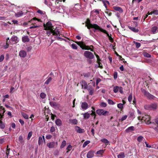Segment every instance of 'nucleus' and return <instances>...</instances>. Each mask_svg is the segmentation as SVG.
Masks as SVG:
<instances>
[{"instance_id": "f257e3e1", "label": "nucleus", "mask_w": 158, "mask_h": 158, "mask_svg": "<svg viewBox=\"0 0 158 158\" xmlns=\"http://www.w3.org/2000/svg\"><path fill=\"white\" fill-rule=\"evenodd\" d=\"M75 42L83 49L90 50L92 51H93V50L91 48V47L92 48L93 47L92 45H91L90 47L86 46L81 41H76Z\"/></svg>"}, {"instance_id": "f03ea898", "label": "nucleus", "mask_w": 158, "mask_h": 158, "mask_svg": "<svg viewBox=\"0 0 158 158\" xmlns=\"http://www.w3.org/2000/svg\"><path fill=\"white\" fill-rule=\"evenodd\" d=\"M87 22H89V23H87L86 26L87 27L88 29H89L90 28H94L96 30H99L100 27L97 24H91L89 23V20L87 19Z\"/></svg>"}, {"instance_id": "7ed1b4c3", "label": "nucleus", "mask_w": 158, "mask_h": 158, "mask_svg": "<svg viewBox=\"0 0 158 158\" xmlns=\"http://www.w3.org/2000/svg\"><path fill=\"white\" fill-rule=\"evenodd\" d=\"M157 105L156 103L151 104L144 106V108L146 110H154L156 109Z\"/></svg>"}, {"instance_id": "20e7f679", "label": "nucleus", "mask_w": 158, "mask_h": 158, "mask_svg": "<svg viewBox=\"0 0 158 158\" xmlns=\"http://www.w3.org/2000/svg\"><path fill=\"white\" fill-rule=\"evenodd\" d=\"M141 90L144 95L149 99H153L155 98V97L154 96L147 92L145 89L142 88Z\"/></svg>"}, {"instance_id": "39448f33", "label": "nucleus", "mask_w": 158, "mask_h": 158, "mask_svg": "<svg viewBox=\"0 0 158 158\" xmlns=\"http://www.w3.org/2000/svg\"><path fill=\"white\" fill-rule=\"evenodd\" d=\"M84 56L86 57L89 59H92L94 57V56L92 53L88 51H86L84 52Z\"/></svg>"}, {"instance_id": "423d86ee", "label": "nucleus", "mask_w": 158, "mask_h": 158, "mask_svg": "<svg viewBox=\"0 0 158 158\" xmlns=\"http://www.w3.org/2000/svg\"><path fill=\"white\" fill-rule=\"evenodd\" d=\"M96 113L99 115H103L106 116L107 114H108L109 112L107 111H105L102 109H98L96 111Z\"/></svg>"}, {"instance_id": "0eeeda50", "label": "nucleus", "mask_w": 158, "mask_h": 158, "mask_svg": "<svg viewBox=\"0 0 158 158\" xmlns=\"http://www.w3.org/2000/svg\"><path fill=\"white\" fill-rule=\"evenodd\" d=\"M44 29L45 30H51L53 28H52L53 27L52 26V24H51L50 22H48L47 23L46 25L44 24Z\"/></svg>"}, {"instance_id": "6e6552de", "label": "nucleus", "mask_w": 158, "mask_h": 158, "mask_svg": "<svg viewBox=\"0 0 158 158\" xmlns=\"http://www.w3.org/2000/svg\"><path fill=\"white\" fill-rule=\"evenodd\" d=\"M10 44H14L19 42L18 37L16 36H12L10 39Z\"/></svg>"}, {"instance_id": "1a4fd4ad", "label": "nucleus", "mask_w": 158, "mask_h": 158, "mask_svg": "<svg viewBox=\"0 0 158 158\" xmlns=\"http://www.w3.org/2000/svg\"><path fill=\"white\" fill-rule=\"evenodd\" d=\"M81 108L83 110H86L89 108V105L86 102H82L81 103Z\"/></svg>"}, {"instance_id": "9d476101", "label": "nucleus", "mask_w": 158, "mask_h": 158, "mask_svg": "<svg viewBox=\"0 0 158 158\" xmlns=\"http://www.w3.org/2000/svg\"><path fill=\"white\" fill-rule=\"evenodd\" d=\"M94 151H89L86 155L87 158H92L94 156Z\"/></svg>"}, {"instance_id": "9b49d317", "label": "nucleus", "mask_w": 158, "mask_h": 158, "mask_svg": "<svg viewBox=\"0 0 158 158\" xmlns=\"http://www.w3.org/2000/svg\"><path fill=\"white\" fill-rule=\"evenodd\" d=\"M27 55L26 52L24 50L20 51L19 53V55L21 57L24 58Z\"/></svg>"}, {"instance_id": "f8f14e48", "label": "nucleus", "mask_w": 158, "mask_h": 158, "mask_svg": "<svg viewBox=\"0 0 158 158\" xmlns=\"http://www.w3.org/2000/svg\"><path fill=\"white\" fill-rule=\"evenodd\" d=\"M80 84L82 86V88H87L88 85L87 82L85 81L82 80L80 82Z\"/></svg>"}, {"instance_id": "ddd939ff", "label": "nucleus", "mask_w": 158, "mask_h": 158, "mask_svg": "<svg viewBox=\"0 0 158 158\" xmlns=\"http://www.w3.org/2000/svg\"><path fill=\"white\" fill-rule=\"evenodd\" d=\"M81 114L83 115L84 118L85 119H88L90 116V114L89 112H87L84 114L82 113Z\"/></svg>"}, {"instance_id": "4468645a", "label": "nucleus", "mask_w": 158, "mask_h": 158, "mask_svg": "<svg viewBox=\"0 0 158 158\" xmlns=\"http://www.w3.org/2000/svg\"><path fill=\"white\" fill-rule=\"evenodd\" d=\"M43 140L44 141H45L44 136L43 135L42 137H40L39 138L38 140V144L39 145H40L43 143Z\"/></svg>"}, {"instance_id": "2eb2a0df", "label": "nucleus", "mask_w": 158, "mask_h": 158, "mask_svg": "<svg viewBox=\"0 0 158 158\" xmlns=\"http://www.w3.org/2000/svg\"><path fill=\"white\" fill-rule=\"evenodd\" d=\"M75 131L80 133H82L84 132V129L81 128L78 126H76L75 128Z\"/></svg>"}, {"instance_id": "dca6fc26", "label": "nucleus", "mask_w": 158, "mask_h": 158, "mask_svg": "<svg viewBox=\"0 0 158 158\" xmlns=\"http://www.w3.org/2000/svg\"><path fill=\"white\" fill-rule=\"evenodd\" d=\"M47 145L49 148H53L55 145V142H52L48 143L47 144Z\"/></svg>"}, {"instance_id": "f3484780", "label": "nucleus", "mask_w": 158, "mask_h": 158, "mask_svg": "<svg viewBox=\"0 0 158 158\" xmlns=\"http://www.w3.org/2000/svg\"><path fill=\"white\" fill-rule=\"evenodd\" d=\"M22 40L23 42H28L29 41V39L27 36H25L22 37Z\"/></svg>"}, {"instance_id": "a211bd4d", "label": "nucleus", "mask_w": 158, "mask_h": 158, "mask_svg": "<svg viewBox=\"0 0 158 158\" xmlns=\"http://www.w3.org/2000/svg\"><path fill=\"white\" fill-rule=\"evenodd\" d=\"M113 8L115 10L118 11L120 13H122L123 11L122 8L119 6H114Z\"/></svg>"}, {"instance_id": "6ab92c4d", "label": "nucleus", "mask_w": 158, "mask_h": 158, "mask_svg": "<svg viewBox=\"0 0 158 158\" xmlns=\"http://www.w3.org/2000/svg\"><path fill=\"white\" fill-rule=\"evenodd\" d=\"M55 123L58 126L60 127L62 125V122L61 120L59 119H57L55 121Z\"/></svg>"}, {"instance_id": "aec40b11", "label": "nucleus", "mask_w": 158, "mask_h": 158, "mask_svg": "<svg viewBox=\"0 0 158 158\" xmlns=\"http://www.w3.org/2000/svg\"><path fill=\"white\" fill-rule=\"evenodd\" d=\"M49 104L52 107H57L58 105V104L57 102L53 101L50 102Z\"/></svg>"}, {"instance_id": "412c9836", "label": "nucleus", "mask_w": 158, "mask_h": 158, "mask_svg": "<svg viewBox=\"0 0 158 158\" xmlns=\"http://www.w3.org/2000/svg\"><path fill=\"white\" fill-rule=\"evenodd\" d=\"M53 29H52V35H58L59 36L60 35L59 32L57 30L55 29V30H53Z\"/></svg>"}, {"instance_id": "4be33fe9", "label": "nucleus", "mask_w": 158, "mask_h": 158, "mask_svg": "<svg viewBox=\"0 0 158 158\" xmlns=\"http://www.w3.org/2000/svg\"><path fill=\"white\" fill-rule=\"evenodd\" d=\"M128 28L130 29L135 32H138L139 31L138 29L134 27H131V26H128Z\"/></svg>"}, {"instance_id": "5701e85b", "label": "nucleus", "mask_w": 158, "mask_h": 158, "mask_svg": "<svg viewBox=\"0 0 158 158\" xmlns=\"http://www.w3.org/2000/svg\"><path fill=\"white\" fill-rule=\"evenodd\" d=\"M104 150H100L96 152V154L98 155V156H100L103 155L104 152Z\"/></svg>"}, {"instance_id": "b1692460", "label": "nucleus", "mask_w": 158, "mask_h": 158, "mask_svg": "<svg viewBox=\"0 0 158 158\" xmlns=\"http://www.w3.org/2000/svg\"><path fill=\"white\" fill-rule=\"evenodd\" d=\"M158 28V27L156 26H154L152 27V31L153 34H155L156 33Z\"/></svg>"}, {"instance_id": "393cba45", "label": "nucleus", "mask_w": 158, "mask_h": 158, "mask_svg": "<svg viewBox=\"0 0 158 158\" xmlns=\"http://www.w3.org/2000/svg\"><path fill=\"white\" fill-rule=\"evenodd\" d=\"M118 158H124L125 157V153L123 152L120 153L117 156Z\"/></svg>"}, {"instance_id": "a878e982", "label": "nucleus", "mask_w": 158, "mask_h": 158, "mask_svg": "<svg viewBox=\"0 0 158 158\" xmlns=\"http://www.w3.org/2000/svg\"><path fill=\"white\" fill-rule=\"evenodd\" d=\"M99 31H101L102 32L104 33H105V34H106L107 36L108 37L110 36L109 35V34L108 33L107 31L106 30H104V29H102L101 27H100V29H99Z\"/></svg>"}, {"instance_id": "bb28decb", "label": "nucleus", "mask_w": 158, "mask_h": 158, "mask_svg": "<svg viewBox=\"0 0 158 158\" xmlns=\"http://www.w3.org/2000/svg\"><path fill=\"white\" fill-rule=\"evenodd\" d=\"M70 122L73 124H77V120L76 119H72L70 120Z\"/></svg>"}, {"instance_id": "cd10ccee", "label": "nucleus", "mask_w": 158, "mask_h": 158, "mask_svg": "<svg viewBox=\"0 0 158 158\" xmlns=\"http://www.w3.org/2000/svg\"><path fill=\"white\" fill-rule=\"evenodd\" d=\"M149 119L150 118V116L148 115H145L144 116H143L142 117V120H144V121H146L147 120L148 121H149V120H147L148 119Z\"/></svg>"}, {"instance_id": "c85d7f7f", "label": "nucleus", "mask_w": 158, "mask_h": 158, "mask_svg": "<svg viewBox=\"0 0 158 158\" xmlns=\"http://www.w3.org/2000/svg\"><path fill=\"white\" fill-rule=\"evenodd\" d=\"M52 78L51 77H49L44 82V84L48 85L52 81Z\"/></svg>"}, {"instance_id": "c756f323", "label": "nucleus", "mask_w": 158, "mask_h": 158, "mask_svg": "<svg viewBox=\"0 0 158 158\" xmlns=\"http://www.w3.org/2000/svg\"><path fill=\"white\" fill-rule=\"evenodd\" d=\"M23 15V13L22 11H19L15 14V16L17 17H19Z\"/></svg>"}, {"instance_id": "7c9ffc66", "label": "nucleus", "mask_w": 158, "mask_h": 158, "mask_svg": "<svg viewBox=\"0 0 158 158\" xmlns=\"http://www.w3.org/2000/svg\"><path fill=\"white\" fill-rule=\"evenodd\" d=\"M134 127L133 126H131L130 127H128L127 129L126 130V131L127 132H128L131 131H133L134 130Z\"/></svg>"}, {"instance_id": "2f4dec72", "label": "nucleus", "mask_w": 158, "mask_h": 158, "mask_svg": "<svg viewBox=\"0 0 158 158\" xmlns=\"http://www.w3.org/2000/svg\"><path fill=\"white\" fill-rule=\"evenodd\" d=\"M19 141L21 144H23L24 143V141L22 136H19Z\"/></svg>"}, {"instance_id": "473e14b6", "label": "nucleus", "mask_w": 158, "mask_h": 158, "mask_svg": "<svg viewBox=\"0 0 158 158\" xmlns=\"http://www.w3.org/2000/svg\"><path fill=\"white\" fill-rule=\"evenodd\" d=\"M5 110L4 108L2 106H0V113H2V114L4 115V114L5 112Z\"/></svg>"}, {"instance_id": "72a5a7b5", "label": "nucleus", "mask_w": 158, "mask_h": 158, "mask_svg": "<svg viewBox=\"0 0 158 158\" xmlns=\"http://www.w3.org/2000/svg\"><path fill=\"white\" fill-rule=\"evenodd\" d=\"M5 127V124L1 120H0V128L3 129Z\"/></svg>"}, {"instance_id": "f704fd0d", "label": "nucleus", "mask_w": 158, "mask_h": 158, "mask_svg": "<svg viewBox=\"0 0 158 158\" xmlns=\"http://www.w3.org/2000/svg\"><path fill=\"white\" fill-rule=\"evenodd\" d=\"M66 143V141L65 140H63L61 144L60 148L61 149L63 148L65 146Z\"/></svg>"}, {"instance_id": "c9c22d12", "label": "nucleus", "mask_w": 158, "mask_h": 158, "mask_svg": "<svg viewBox=\"0 0 158 158\" xmlns=\"http://www.w3.org/2000/svg\"><path fill=\"white\" fill-rule=\"evenodd\" d=\"M119 90V86H115L114 87L113 91L115 93H117Z\"/></svg>"}, {"instance_id": "e433bc0d", "label": "nucleus", "mask_w": 158, "mask_h": 158, "mask_svg": "<svg viewBox=\"0 0 158 158\" xmlns=\"http://www.w3.org/2000/svg\"><path fill=\"white\" fill-rule=\"evenodd\" d=\"M101 141L105 144H107L109 143V141L106 139H101Z\"/></svg>"}, {"instance_id": "4c0bfd02", "label": "nucleus", "mask_w": 158, "mask_h": 158, "mask_svg": "<svg viewBox=\"0 0 158 158\" xmlns=\"http://www.w3.org/2000/svg\"><path fill=\"white\" fill-rule=\"evenodd\" d=\"M40 97L42 99H44L45 98L46 95L44 93H41L40 95Z\"/></svg>"}, {"instance_id": "58836bf2", "label": "nucleus", "mask_w": 158, "mask_h": 158, "mask_svg": "<svg viewBox=\"0 0 158 158\" xmlns=\"http://www.w3.org/2000/svg\"><path fill=\"white\" fill-rule=\"evenodd\" d=\"M132 93H131L129 95V96L128 97V101L129 102L131 103V102L132 101Z\"/></svg>"}, {"instance_id": "ea45409f", "label": "nucleus", "mask_w": 158, "mask_h": 158, "mask_svg": "<svg viewBox=\"0 0 158 158\" xmlns=\"http://www.w3.org/2000/svg\"><path fill=\"white\" fill-rule=\"evenodd\" d=\"M22 115L26 119H28L29 118L28 116L25 113H22Z\"/></svg>"}, {"instance_id": "a19ab883", "label": "nucleus", "mask_w": 158, "mask_h": 158, "mask_svg": "<svg viewBox=\"0 0 158 158\" xmlns=\"http://www.w3.org/2000/svg\"><path fill=\"white\" fill-rule=\"evenodd\" d=\"M143 55L144 56L147 58H150L151 57V55L146 52H144L143 53Z\"/></svg>"}, {"instance_id": "79ce46f5", "label": "nucleus", "mask_w": 158, "mask_h": 158, "mask_svg": "<svg viewBox=\"0 0 158 158\" xmlns=\"http://www.w3.org/2000/svg\"><path fill=\"white\" fill-rule=\"evenodd\" d=\"M143 139L142 136H139L137 138V140L139 142H140Z\"/></svg>"}, {"instance_id": "37998d69", "label": "nucleus", "mask_w": 158, "mask_h": 158, "mask_svg": "<svg viewBox=\"0 0 158 158\" xmlns=\"http://www.w3.org/2000/svg\"><path fill=\"white\" fill-rule=\"evenodd\" d=\"M89 143H90V141H86L83 144V146H82L83 147V148L85 147L87 145H88Z\"/></svg>"}, {"instance_id": "c03bdc74", "label": "nucleus", "mask_w": 158, "mask_h": 158, "mask_svg": "<svg viewBox=\"0 0 158 158\" xmlns=\"http://www.w3.org/2000/svg\"><path fill=\"white\" fill-rule=\"evenodd\" d=\"M117 107L118 108L122 109L123 108V104L121 103L118 104L117 105Z\"/></svg>"}, {"instance_id": "a18cd8bd", "label": "nucleus", "mask_w": 158, "mask_h": 158, "mask_svg": "<svg viewBox=\"0 0 158 158\" xmlns=\"http://www.w3.org/2000/svg\"><path fill=\"white\" fill-rule=\"evenodd\" d=\"M48 31H47V35H48V36H49L51 34H52V29H51V30H48Z\"/></svg>"}, {"instance_id": "49530a36", "label": "nucleus", "mask_w": 158, "mask_h": 158, "mask_svg": "<svg viewBox=\"0 0 158 158\" xmlns=\"http://www.w3.org/2000/svg\"><path fill=\"white\" fill-rule=\"evenodd\" d=\"M72 148V146L71 145H69L66 148V149L68 150L66 152L68 153L69 151L71 150Z\"/></svg>"}, {"instance_id": "de8ad7c7", "label": "nucleus", "mask_w": 158, "mask_h": 158, "mask_svg": "<svg viewBox=\"0 0 158 158\" xmlns=\"http://www.w3.org/2000/svg\"><path fill=\"white\" fill-rule=\"evenodd\" d=\"M8 148V145H7V150L6 151V155H7V156H8L9 152H10V148Z\"/></svg>"}, {"instance_id": "09e8293b", "label": "nucleus", "mask_w": 158, "mask_h": 158, "mask_svg": "<svg viewBox=\"0 0 158 158\" xmlns=\"http://www.w3.org/2000/svg\"><path fill=\"white\" fill-rule=\"evenodd\" d=\"M107 102L108 104L110 105H114L115 104L113 101L110 99H108Z\"/></svg>"}, {"instance_id": "8fccbe9b", "label": "nucleus", "mask_w": 158, "mask_h": 158, "mask_svg": "<svg viewBox=\"0 0 158 158\" xmlns=\"http://www.w3.org/2000/svg\"><path fill=\"white\" fill-rule=\"evenodd\" d=\"M83 75L85 77H88L90 76V74L89 73H84Z\"/></svg>"}, {"instance_id": "3c124183", "label": "nucleus", "mask_w": 158, "mask_h": 158, "mask_svg": "<svg viewBox=\"0 0 158 158\" xmlns=\"http://www.w3.org/2000/svg\"><path fill=\"white\" fill-rule=\"evenodd\" d=\"M32 131H30L28 133L27 138V139L28 140H29L30 139L31 137L32 136Z\"/></svg>"}, {"instance_id": "603ef678", "label": "nucleus", "mask_w": 158, "mask_h": 158, "mask_svg": "<svg viewBox=\"0 0 158 158\" xmlns=\"http://www.w3.org/2000/svg\"><path fill=\"white\" fill-rule=\"evenodd\" d=\"M127 117V115H125L124 116L122 117L121 118V119H119V121H123L125 119H126Z\"/></svg>"}, {"instance_id": "864d4df0", "label": "nucleus", "mask_w": 158, "mask_h": 158, "mask_svg": "<svg viewBox=\"0 0 158 158\" xmlns=\"http://www.w3.org/2000/svg\"><path fill=\"white\" fill-rule=\"evenodd\" d=\"M72 48L75 49H77V45L75 44H73L71 45Z\"/></svg>"}, {"instance_id": "5fc2aeb1", "label": "nucleus", "mask_w": 158, "mask_h": 158, "mask_svg": "<svg viewBox=\"0 0 158 158\" xmlns=\"http://www.w3.org/2000/svg\"><path fill=\"white\" fill-rule=\"evenodd\" d=\"M55 131V127H53V126H52L51 127V129H50V132L52 133V132H54Z\"/></svg>"}, {"instance_id": "6e6d98bb", "label": "nucleus", "mask_w": 158, "mask_h": 158, "mask_svg": "<svg viewBox=\"0 0 158 158\" xmlns=\"http://www.w3.org/2000/svg\"><path fill=\"white\" fill-rule=\"evenodd\" d=\"M89 94L90 95H92L94 94V89H91V90L89 91Z\"/></svg>"}, {"instance_id": "4d7b16f0", "label": "nucleus", "mask_w": 158, "mask_h": 158, "mask_svg": "<svg viewBox=\"0 0 158 158\" xmlns=\"http://www.w3.org/2000/svg\"><path fill=\"white\" fill-rule=\"evenodd\" d=\"M118 74L117 72H115L114 74V79H116L117 77Z\"/></svg>"}, {"instance_id": "13d9d810", "label": "nucleus", "mask_w": 158, "mask_h": 158, "mask_svg": "<svg viewBox=\"0 0 158 158\" xmlns=\"http://www.w3.org/2000/svg\"><path fill=\"white\" fill-rule=\"evenodd\" d=\"M118 90L119 91V92L121 93V94H123V88L122 87H119V90Z\"/></svg>"}, {"instance_id": "bf43d9fd", "label": "nucleus", "mask_w": 158, "mask_h": 158, "mask_svg": "<svg viewBox=\"0 0 158 158\" xmlns=\"http://www.w3.org/2000/svg\"><path fill=\"white\" fill-rule=\"evenodd\" d=\"M101 106L103 107H106V104L104 102H102L101 104Z\"/></svg>"}, {"instance_id": "052dcab7", "label": "nucleus", "mask_w": 158, "mask_h": 158, "mask_svg": "<svg viewBox=\"0 0 158 158\" xmlns=\"http://www.w3.org/2000/svg\"><path fill=\"white\" fill-rule=\"evenodd\" d=\"M105 12L109 16H110L112 15V13L109 11L107 10L105 11Z\"/></svg>"}, {"instance_id": "680f3d73", "label": "nucleus", "mask_w": 158, "mask_h": 158, "mask_svg": "<svg viewBox=\"0 0 158 158\" xmlns=\"http://www.w3.org/2000/svg\"><path fill=\"white\" fill-rule=\"evenodd\" d=\"M19 121L22 126L23 125L24 123V121L23 120L20 119H19Z\"/></svg>"}, {"instance_id": "e2e57ef3", "label": "nucleus", "mask_w": 158, "mask_h": 158, "mask_svg": "<svg viewBox=\"0 0 158 158\" xmlns=\"http://www.w3.org/2000/svg\"><path fill=\"white\" fill-rule=\"evenodd\" d=\"M98 67H99V68H100L101 69L103 68L102 64L99 61H98Z\"/></svg>"}, {"instance_id": "0e129e2a", "label": "nucleus", "mask_w": 158, "mask_h": 158, "mask_svg": "<svg viewBox=\"0 0 158 158\" xmlns=\"http://www.w3.org/2000/svg\"><path fill=\"white\" fill-rule=\"evenodd\" d=\"M52 137V136L51 135H48L46 136V138L48 139H50Z\"/></svg>"}, {"instance_id": "69168bd1", "label": "nucleus", "mask_w": 158, "mask_h": 158, "mask_svg": "<svg viewBox=\"0 0 158 158\" xmlns=\"http://www.w3.org/2000/svg\"><path fill=\"white\" fill-rule=\"evenodd\" d=\"M4 57L3 55H2L0 56V61H2L4 59Z\"/></svg>"}, {"instance_id": "338daca9", "label": "nucleus", "mask_w": 158, "mask_h": 158, "mask_svg": "<svg viewBox=\"0 0 158 158\" xmlns=\"http://www.w3.org/2000/svg\"><path fill=\"white\" fill-rule=\"evenodd\" d=\"M136 47L137 48H139L141 46V44L139 43H135Z\"/></svg>"}, {"instance_id": "774afa93", "label": "nucleus", "mask_w": 158, "mask_h": 158, "mask_svg": "<svg viewBox=\"0 0 158 158\" xmlns=\"http://www.w3.org/2000/svg\"><path fill=\"white\" fill-rule=\"evenodd\" d=\"M101 81V79L99 78H98L97 79L96 81V84L98 85V83Z\"/></svg>"}]
</instances>
